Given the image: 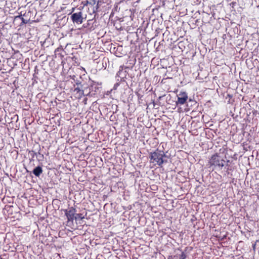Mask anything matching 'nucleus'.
Listing matches in <instances>:
<instances>
[{"instance_id": "obj_13", "label": "nucleus", "mask_w": 259, "mask_h": 259, "mask_svg": "<svg viewBox=\"0 0 259 259\" xmlns=\"http://www.w3.org/2000/svg\"><path fill=\"white\" fill-rule=\"evenodd\" d=\"M16 18H21L22 20V22L24 23H26V22H25V20L22 17V15H19V16H18L17 17H16Z\"/></svg>"}, {"instance_id": "obj_5", "label": "nucleus", "mask_w": 259, "mask_h": 259, "mask_svg": "<svg viewBox=\"0 0 259 259\" xmlns=\"http://www.w3.org/2000/svg\"><path fill=\"white\" fill-rule=\"evenodd\" d=\"M71 19L73 23L81 24L83 22V17L81 12L73 13L71 16Z\"/></svg>"}, {"instance_id": "obj_11", "label": "nucleus", "mask_w": 259, "mask_h": 259, "mask_svg": "<svg viewBox=\"0 0 259 259\" xmlns=\"http://www.w3.org/2000/svg\"><path fill=\"white\" fill-rule=\"evenodd\" d=\"M63 50V48L61 46L60 47H58L57 48L56 50H55V53H57V52H60V51H61Z\"/></svg>"}, {"instance_id": "obj_8", "label": "nucleus", "mask_w": 259, "mask_h": 259, "mask_svg": "<svg viewBox=\"0 0 259 259\" xmlns=\"http://www.w3.org/2000/svg\"><path fill=\"white\" fill-rule=\"evenodd\" d=\"M84 218V217L81 213H76L75 214L74 220H77L79 219L80 220H83Z\"/></svg>"}, {"instance_id": "obj_6", "label": "nucleus", "mask_w": 259, "mask_h": 259, "mask_svg": "<svg viewBox=\"0 0 259 259\" xmlns=\"http://www.w3.org/2000/svg\"><path fill=\"white\" fill-rule=\"evenodd\" d=\"M77 87L75 88L73 90L74 95L76 99H80L84 94L83 91L81 89L80 83H77Z\"/></svg>"}, {"instance_id": "obj_15", "label": "nucleus", "mask_w": 259, "mask_h": 259, "mask_svg": "<svg viewBox=\"0 0 259 259\" xmlns=\"http://www.w3.org/2000/svg\"><path fill=\"white\" fill-rule=\"evenodd\" d=\"M188 248V247H186L185 251H186Z\"/></svg>"}, {"instance_id": "obj_14", "label": "nucleus", "mask_w": 259, "mask_h": 259, "mask_svg": "<svg viewBox=\"0 0 259 259\" xmlns=\"http://www.w3.org/2000/svg\"><path fill=\"white\" fill-rule=\"evenodd\" d=\"M192 249H193V247H190V250H192Z\"/></svg>"}, {"instance_id": "obj_3", "label": "nucleus", "mask_w": 259, "mask_h": 259, "mask_svg": "<svg viewBox=\"0 0 259 259\" xmlns=\"http://www.w3.org/2000/svg\"><path fill=\"white\" fill-rule=\"evenodd\" d=\"M64 211L67 217L68 222H73L74 220L75 214L76 211L75 208L73 207H70L67 209H64Z\"/></svg>"}, {"instance_id": "obj_10", "label": "nucleus", "mask_w": 259, "mask_h": 259, "mask_svg": "<svg viewBox=\"0 0 259 259\" xmlns=\"http://www.w3.org/2000/svg\"><path fill=\"white\" fill-rule=\"evenodd\" d=\"M187 255L184 251H182L181 255H180L179 259H186Z\"/></svg>"}, {"instance_id": "obj_12", "label": "nucleus", "mask_w": 259, "mask_h": 259, "mask_svg": "<svg viewBox=\"0 0 259 259\" xmlns=\"http://www.w3.org/2000/svg\"><path fill=\"white\" fill-rule=\"evenodd\" d=\"M178 256L177 255H174V256H169V257H168V259H170V258L178 259Z\"/></svg>"}, {"instance_id": "obj_4", "label": "nucleus", "mask_w": 259, "mask_h": 259, "mask_svg": "<svg viewBox=\"0 0 259 259\" xmlns=\"http://www.w3.org/2000/svg\"><path fill=\"white\" fill-rule=\"evenodd\" d=\"M188 99V94L185 92H181L178 95V100L176 101L177 105H182L185 104Z\"/></svg>"}, {"instance_id": "obj_2", "label": "nucleus", "mask_w": 259, "mask_h": 259, "mask_svg": "<svg viewBox=\"0 0 259 259\" xmlns=\"http://www.w3.org/2000/svg\"><path fill=\"white\" fill-rule=\"evenodd\" d=\"M225 160L221 157L219 154L212 155L208 161L209 167L214 166L222 168L224 166Z\"/></svg>"}, {"instance_id": "obj_7", "label": "nucleus", "mask_w": 259, "mask_h": 259, "mask_svg": "<svg viewBox=\"0 0 259 259\" xmlns=\"http://www.w3.org/2000/svg\"><path fill=\"white\" fill-rule=\"evenodd\" d=\"M42 172V168L39 166L35 167L33 170V174L36 177H39Z\"/></svg>"}, {"instance_id": "obj_1", "label": "nucleus", "mask_w": 259, "mask_h": 259, "mask_svg": "<svg viewBox=\"0 0 259 259\" xmlns=\"http://www.w3.org/2000/svg\"><path fill=\"white\" fill-rule=\"evenodd\" d=\"M165 156V154L163 151L156 149L155 151L149 154L150 163L152 164L153 166H162L164 162L163 158Z\"/></svg>"}, {"instance_id": "obj_9", "label": "nucleus", "mask_w": 259, "mask_h": 259, "mask_svg": "<svg viewBox=\"0 0 259 259\" xmlns=\"http://www.w3.org/2000/svg\"><path fill=\"white\" fill-rule=\"evenodd\" d=\"M123 69V66H120L119 67V71L117 73V75L118 76H119L120 77H121V73L122 72Z\"/></svg>"}]
</instances>
